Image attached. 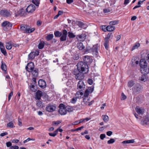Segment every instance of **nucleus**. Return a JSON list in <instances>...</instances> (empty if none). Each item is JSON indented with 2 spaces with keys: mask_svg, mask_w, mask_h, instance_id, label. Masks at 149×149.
<instances>
[{
  "mask_svg": "<svg viewBox=\"0 0 149 149\" xmlns=\"http://www.w3.org/2000/svg\"><path fill=\"white\" fill-rule=\"evenodd\" d=\"M0 49L2 53L5 55L7 54V52L4 48L3 43L0 42Z\"/></svg>",
  "mask_w": 149,
  "mask_h": 149,
  "instance_id": "obj_19",
  "label": "nucleus"
},
{
  "mask_svg": "<svg viewBox=\"0 0 149 149\" xmlns=\"http://www.w3.org/2000/svg\"><path fill=\"white\" fill-rule=\"evenodd\" d=\"M76 24L82 28L85 29L86 28V26H85V24L82 22L80 21H78L76 22Z\"/></svg>",
  "mask_w": 149,
  "mask_h": 149,
  "instance_id": "obj_20",
  "label": "nucleus"
},
{
  "mask_svg": "<svg viewBox=\"0 0 149 149\" xmlns=\"http://www.w3.org/2000/svg\"><path fill=\"white\" fill-rule=\"evenodd\" d=\"M84 128V127L82 126L80 127H78L76 129H72V131H78L81 130L82 129Z\"/></svg>",
  "mask_w": 149,
  "mask_h": 149,
  "instance_id": "obj_50",
  "label": "nucleus"
},
{
  "mask_svg": "<svg viewBox=\"0 0 149 149\" xmlns=\"http://www.w3.org/2000/svg\"><path fill=\"white\" fill-rule=\"evenodd\" d=\"M93 88L92 87H88V89H86L85 92L84 94V97H88L90 93H92L93 91Z\"/></svg>",
  "mask_w": 149,
  "mask_h": 149,
  "instance_id": "obj_9",
  "label": "nucleus"
},
{
  "mask_svg": "<svg viewBox=\"0 0 149 149\" xmlns=\"http://www.w3.org/2000/svg\"><path fill=\"white\" fill-rule=\"evenodd\" d=\"M115 141V140L113 139H111L107 141V143L108 144H111L114 143Z\"/></svg>",
  "mask_w": 149,
  "mask_h": 149,
  "instance_id": "obj_51",
  "label": "nucleus"
},
{
  "mask_svg": "<svg viewBox=\"0 0 149 149\" xmlns=\"http://www.w3.org/2000/svg\"><path fill=\"white\" fill-rule=\"evenodd\" d=\"M6 48L7 49L10 50L12 48V43L11 42H9L6 43Z\"/></svg>",
  "mask_w": 149,
  "mask_h": 149,
  "instance_id": "obj_30",
  "label": "nucleus"
},
{
  "mask_svg": "<svg viewBox=\"0 0 149 149\" xmlns=\"http://www.w3.org/2000/svg\"><path fill=\"white\" fill-rule=\"evenodd\" d=\"M147 77L145 75H142L139 78V80L140 81L143 82L146 81H147Z\"/></svg>",
  "mask_w": 149,
  "mask_h": 149,
  "instance_id": "obj_36",
  "label": "nucleus"
},
{
  "mask_svg": "<svg viewBox=\"0 0 149 149\" xmlns=\"http://www.w3.org/2000/svg\"><path fill=\"white\" fill-rule=\"evenodd\" d=\"M59 108L58 112L61 115H65L66 114L67 111L66 110L65 106L64 104H61L59 105Z\"/></svg>",
  "mask_w": 149,
  "mask_h": 149,
  "instance_id": "obj_6",
  "label": "nucleus"
},
{
  "mask_svg": "<svg viewBox=\"0 0 149 149\" xmlns=\"http://www.w3.org/2000/svg\"><path fill=\"white\" fill-rule=\"evenodd\" d=\"M61 123V121L58 120L56 121H54L52 123L53 124L55 125H58Z\"/></svg>",
  "mask_w": 149,
  "mask_h": 149,
  "instance_id": "obj_54",
  "label": "nucleus"
},
{
  "mask_svg": "<svg viewBox=\"0 0 149 149\" xmlns=\"http://www.w3.org/2000/svg\"><path fill=\"white\" fill-rule=\"evenodd\" d=\"M1 68L2 70L6 71V67L5 64H3L2 62Z\"/></svg>",
  "mask_w": 149,
  "mask_h": 149,
  "instance_id": "obj_44",
  "label": "nucleus"
},
{
  "mask_svg": "<svg viewBox=\"0 0 149 149\" xmlns=\"http://www.w3.org/2000/svg\"><path fill=\"white\" fill-rule=\"evenodd\" d=\"M100 137L101 139L103 140L105 137V135L104 134H101Z\"/></svg>",
  "mask_w": 149,
  "mask_h": 149,
  "instance_id": "obj_59",
  "label": "nucleus"
},
{
  "mask_svg": "<svg viewBox=\"0 0 149 149\" xmlns=\"http://www.w3.org/2000/svg\"><path fill=\"white\" fill-rule=\"evenodd\" d=\"M54 35L56 37H59L61 36L62 33L59 31H56L54 32Z\"/></svg>",
  "mask_w": 149,
  "mask_h": 149,
  "instance_id": "obj_35",
  "label": "nucleus"
},
{
  "mask_svg": "<svg viewBox=\"0 0 149 149\" xmlns=\"http://www.w3.org/2000/svg\"><path fill=\"white\" fill-rule=\"evenodd\" d=\"M102 29L104 31H107V27H106V26H102Z\"/></svg>",
  "mask_w": 149,
  "mask_h": 149,
  "instance_id": "obj_61",
  "label": "nucleus"
},
{
  "mask_svg": "<svg viewBox=\"0 0 149 149\" xmlns=\"http://www.w3.org/2000/svg\"><path fill=\"white\" fill-rule=\"evenodd\" d=\"M107 134L108 136H110L112 134V132L111 131H109L107 132Z\"/></svg>",
  "mask_w": 149,
  "mask_h": 149,
  "instance_id": "obj_63",
  "label": "nucleus"
},
{
  "mask_svg": "<svg viewBox=\"0 0 149 149\" xmlns=\"http://www.w3.org/2000/svg\"><path fill=\"white\" fill-rule=\"evenodd\" d=\"M33 140L32 139H31L30 138H27V139L24 141H23V143H26L27 142H28L30 140Z\"/></svg>",
  "mask_w": 149,
  "mask_h": 149,
  "instance_id": "obj_62",
  "label": "nucleus"
},
{
  "mask_svg": "<svg viewBox=\"0 0 149 149\" xmlns=\"http://www.w3.org/2000/svg\"><path fill=\"white\" fill-rule=\"evenodd\" d=\"M85 87V85L83 81H79L77 84V87L79 88L84 90Z\"/></svg>",
  "mask_w": 149,
  "mask_h": 149,
  "instance_id": "obj_18",
  "label": "nucleus"
},
{
  "mask_svg": "<svg viewBox=\"0 0 149 149\" xmlns=\"http://www.w3.org/2000/svg\"><path fill=\"white\" fill-rule=\"evenodd\" d=\"M68 36L70 38H73L75 37V36L72 32H69Z\"/></svg>",
  "mask_w": 149,
  "mask_h": 149,
  "instance_id": "obj_48",
  "label": "nucleus"
},
{
  "mask_svg": "<svg viewBox=\"0 0 149 149\" xmlns=\"http://www.w3.org/2000/svg\"><path fill=\"white\" fill-rule=\"evenodd\" d=\"M148 52L147 51H145L143 52H142V55L143 57H145V55L147 54L146 58V60L149 62V53L148 54Z\"/></svg>",
  "mask_w": 149,
  "mask_h": 149,
  "instance_id": "obj_24",
  "label": "nucleus"
},
{
  "mask_svg": "<svg viewBox=\"0 0 149 149\" xmlns=\"http://www.w3.org/2000/svg\"><path fill=\"white\" fill-rule=\"evenodd\" d=\"M6 146L8 147H11L12 145L11 143L10 142H8L6 143Z\"/></svg>",
  "mask_w": 149,
  "mask_h": 149,
  "instance_id": "obj_60",
  "label": "nucleus"
},
{
  "mask_svg": "<svg viewBox=\"0 0 149 149\" xmlns=\"http://www.w3.org/2000/svg\"><path fill=\"white\" fill-rule=\"evenodd\" d=\"M77 97H73V98L71 101V102L72 103H75L77 101Z\"/></svg>",
  "mask_w": 149,
  "mask_h": 149,
  "instance_id": "obj_53",
  "label": "nucleus"
},
{
  "mask_svg": "<svg viewBox=\"0 0 149 149\" xmlns=\"http://www.w3.org/2000/svg\"><path fill=\"white\" fill-rule=\"evenodd\" d=\"M118 23V21L116 20L111 21L109 23V24L110 25H115Z\"/></svg>",
  "mask_w": 149,
  "mask_h": 149,
  "instance_id": "obj_52",
  "label": "nucleus"
},
{
  "mask_svg": "<svg viewBox=\"0 0 149 149\" xmlns=\"http://www.w3.org/2000/svg\"><path fill=\"white\" fill-rule=\"evenodd\" d=\"M1 26L3 27V29L5 31L10 30L12 27V24L9 22L5 21L1 24Z\"/></svg>",
  "mask_w": 149,
  "mask_h": 149,
  "instance_id": "obj_4",
  "label": "nucleus"
},
{
  "mask_svg": "<svg viewBox=\"0 0 149 149\" xmlns=\"http://www.w3.org/2000/svg\"><path fill=\"white\" fill-rule=\"evenodd\" d=\"M115 29V27L114 26H107V31L111 32L113 31Z\"/></svg>",
  "mask_w": 149,
  "mask_h": 149,
  "instance_id": "obj_29",
  "label": "nucleus"
},
{
  "mask_svg": "<svg viewBox=\"0 0 149 149\" xmlns=\"http://www.w3.org/2000/svg\"><path fill=\"white\" fill-rule=\"evenodd\" d=\"M54 37V35L53 34H50L48 35L46 37V39L47 41H49L51 40Z\"/></svg>",
  "mask_w": 149,
  "mask_h": 149,
  "instance_id": "obj_31",
  "label": "nucleus"
},
{
  "mask_svg": "<svg viewBox=\"0 0 149 149\" xmlns=\"http://www.w3.org/2000/svg\"><path fill=\"white\" fill-rule=\"evenodd\" d=\"M135 142L134 139H131L127 140H125L123 141L122 142V143L124 144L125 143H133Z\"/></svg>",
  "mask_w": 149,
  "mask_h": 149,
  "instance_id": "obj_34",
  "label": "nucleus"
},
{
  "mask_svg": "<svg viewBox=\"0 0 149 149\" xmlns=\"http://www.w3.org/2000/svg\"><path fill=\"white\" fill-rule=\"evenodd\" d=\"M134 83V81L132 80H131L128 82V85L129 87H131L133 86Z\"/></svg>",
  "mask_w": 149,
  "mask_h": 149,
  "instance_id": "obj_38",
  "label": "nucleus"
},
{
  "mask_svg": "<svg viewBox=\"0 0 149 149\" xmlns=\"http://www.w3.org/2000/svg\"><path fill=\"white\" fill-rule=\"evenodd\" d=\"M126 96L123 93H122V98L123 100L126 99Z\"/></svg>",
  "mask_w": 149,
  "mask_h": 149,
  "instance_id": "obj_64",
  "label": "nucleus"
},
{
  "mask_svg": "<svg viewBox=\"0 0 149 149\" xmlns=\"http://www.w3.org/2000/svg\"><path fill=\"white\" fill-rule=\"evenodd\" d=\"M56 109V107L54 105L50 104H48L46 108V110L49 112H52L54 111Z\"/></svg>",
  "mask_w": 149,
  "mask_h": 149,
  "instance_id": "obj_8",
  "label": "nucleus"
},
{
  "mask_svg": "<svg viewBox=\"0 0 149 149\" xmlns=\"http://www.w3.org/2000/svg\"><path fill=\"white\" fill-rule=\"evenodd\" d=\"M141 73L144 75H146L149 73V67H148L147 66L141 68Z\"/></svg>",
  "mask_w": 149,
  "mask_h": 149,
  "instance_id": "obj_15",
  "label": "nucleus"
},
{
  "mask_svg": "<svg viewBox=\"0 0 149 149\" xmlns=\"http://www.w3.org/2000/svg\"><path fill=\"white\" fill-rule=\"evenodd\" d=\"M13 95V92L12 91L9 93V94L8 95V101H9V100H10L11 97Z\"/></svg>",
  "mask_w": 149,
  "mask_h": 149,
  "instance_id": "obj_57",
  "label": "nucleus"
},
{
  "mask_svg": "<svg viewBox=\"0 0 149 149\" xmlns=\"http://www.w3.org/2000/svg\"><path fill=\"white\" fill-rule=\"evenodd\" d=\"M77 47L80 50H83L84 52L85 47L82 42H79L77 43Z\"/></svg>",
  "mask_w": 149,
  "mask_h": 149,
  "instance_id": "obj_22",
  "label": "nucleus"
},
{
  "mask_svg": "<svg viewBox=\"0 0 149 149\" xmlns=\"http://www.w3.org/2000/svg\"><path fill=\"white\" fill-rule=\"evenodd\" d=\"M42 95V92L38 90L36 93V97L38 100H40Z\"/></svg>",
  "mask_w": 149,
  "mask_h": 149,
  "instance_id": "obj_23",
  "label": "nucleus"
},
{
  "mask_svg": "<svg viewBox=\"0 0 149 149\" xmlns=\"http://www.w3.org/2000/svg\"><path fill=\"white\" fill-rule=\"evenodd\" d=\"M81 122V121H79L78 120H77V121H75L74 122L72 123V125H75L78 124Z\"/></svg>",
  "mask_w": 149,
  "mask_h": 149,
  "instance_id": "obj_55",
  "label": "nucleus"
},
{
  "mask_svg": "<svg viewBox=\"0 0 149 149\" xmlns=\"http://www.w3.org/2000/svg\"><path fill=\"white\" fill-rule=\"evenodd\" d=\"M38 69L37 68H35L34 70H32L31 72H32V74L33 76L35 77H36L37 76L38 74Z\"/></svg>",
  "mask_w": 149,
  "mask_h": 149,
  "instance_id": "obj_28",
  "label": "nucleus"
},
{
  "mask_svg": "<svg viewBox=\"0 0 149 149\" xmlns=\"http://www.w3.org/2000/svg\"><path fill=\"white\" fill-rule=\"evenodd\" d=\"M35 56L34 52H31L28 55V58L29 60H32L34 58Z\"/></svg>",
  "mask_w": 149,
  "mask_h": 149,
  "instance_id": "obj_33",
  "label": "nucleus"
},
{
  "mask_svg": "<svg viewBox=\"0 0 149 149\" xmlns=\"http://www.w3.org/2000/svg\"><path fill=\"white\" fill-rule=\"evenodd\" d=\"M140 44L138 42L136 43L134 45L132 46L131 50L132 51L134 49H137L139 47H140Z\"/></svg>",
  "mask_w": 149,
  "mask_h": 149,
  "instance_id": "obj_32",
  "label": "nucleus"
},
{
  "mask_svg": "<svg viewBox=\"0 0 149 149\" xmlns=\"http://www.w3.org/2000/svg\"><path fill=\"white\" fill-rule=\"evenodd\" d=\"M109 42V41H105V42L104 43V46L105 49L107 50H108L109 49V47L108 45Z\"/></svg>",
  "mask_w": 149,
  "mask_h": 149,
  "instance_id": "obj_46",
  "label": "nucleus"
},
{
  "mask_svg": "<svg viewBox=\"0 0 149 149\" xmlns=\"http://www.w3.org/2000/svg\"><path fill=\"white\" fill-rule=\"evenodd\" d=\"M139 65L141 68L147 66V63L146 62V60L143 58L141 59L139 62Z\"/></svg>",
  "mask_w": 149,
  "mask_h": 149,
  "instance_id": "obj_16",
  "label": "nucleus"
},
{
  "mask_svg": "<svg viewBox=\"0 0 149 149\" xmlns=\"http://www.w3.org/2000/svg\"><path fill=\"white\" fill-rule=\"evenodd\" d=\"M68 33L67 31L64 29L63 31L62 35L61 37L60 40L61 41H65L66 40Z\"/></svg>",
  "mask_w": 149,
  "mask_h": 149,
  "instance_id": "obj_10",
  "label": "nucleus"
},
{
  "mask_svg": "<svg viewBox=\"0 0 149 149\" xmlns=\"http://www.w3.org/2000/svg\"><path fill=\"white\" fill-rule=\"evenodd\" d=\"M0 13L1 15L4 17H8L11 15L10 12L6 10H1Z\"/></svg>",
  "mask_w": 149,
  "mask_h": 149,
  "instance_id": "obj_13",
  "label": "nucleus"
},
{
  "mask_svg": "<svg viewBox=\"0 0 149 149\" xmlns=\"http://www.w3.org/2000/svg\"><path fill=\"white\" fill-rule=\"evenodd\" d=\"M88 83L90 85H92L93 83V80L91 79H89L87 80Z\"/></svg>",
  "mask_w": 149,
  "mask_h": 149,
  "instance_id": "obj_56",
  "label": "nucleus"
},
{
  "mask_svg": "<svg viewBox=\"0 0 149 149\" xmlns=\"http://www.w3.org/2000/svg\"><path fill=\"white\" fill-rule=\"evenodd\" d=\"M40 0H32V3L36 6H38Z\"/></svg>",
  "mask_w": 149,
  "mask_h": 149,
  "instance_id": "obj_39",
  "label": "nucleus"
},
{
  "mask_svg": "<svg viewBox=\"0 0 149 149\" xmlns=\"http://www.w3.org/2000/svg\"><path fill=\"white\" fill-rule=\"evenodd\" d=\"M20 26L21 30L24 31V32L26 33H31L35 30V28H34L30 29V27L27 25L21 24Z\"/></svg>",
  "mask_w": 149,
  "mask_h": 149,
  "instance_id": "obj_3",
  "label": "nucleus"
},
{
  "mask_svg": "<svg viewBox=\"0 0 149 149\" xmlns=\"http://www.w3.org/2000/svg\"><path fill=\"white\" fill-rule=\"evenodd\" d=\"M38 85L39 87L42 88H45L46 86V82L43 79H40L38 81Z\"/></svg>",
  "mask_w": 149,
  "mask_h": 149,
  "instance_id": "obj_14",
  "label": "nucleus"
},
{
  "mask_svg": "<svg viewBox=\"0 0 149 149\" xmlns=\"http://www.w3.org/2000/svg\"><path fill=\"white\" fill-rule=\"evenodd\" d=\"M44 44L43 43L41 42L40 43L38 46V48L40 49H42L44 47Z\"/></svg>",
  "mask_w": 149,
  "mask_h": 149,
  "instance_id": "obj_49",
  "label": "nucleus"
},
{
  "mask_svg": "<svg viewBox=\"0 0 149 149\" xmlns=\"http://www.w3.org/2000/svg\"><path fill=\"white\" fill-rule=\"evenodd\" d=\"M135 110L136 112L139 115H143L145 112V110L142 107L136 106L135 108Z\"/></svg>",
  "mask_w": 149,
  "mask_h": 149,
  "instance_id": "obj_12",
  "label": "nucleus"
},
{
  "mask_svg": "<svg viewBox=\"0 0 149 149\" xmlns=\"http://www.w3.org/2000/svg\"><path fill=\"white\" fill-rule=\"evenodd\" d=\"M34 83H32L31 84V85L30 86V89L31 91L33 92H35L36 91V89L34 88Z\"/></svg>",
  "mask_w": 149,
  "mask_h": 149,
  "instance_id": "obj_42",
  "label": "nucleus"
},
{
  "mask_svg": "<svg viewBox=\"0 0 149 149\" xmlns=\"http://www.w3.org/2000/svg\"><path fill=\"white\" fill-rule=\"evenodd\" d=\"M102 119L105 122H107L109 120V117L107 115H102Z\"/></svg>",
  "mask_w": 149,
  "mask_h": 149,
  "instance_id": "obj_40",
  "label": "nucleus"
},
{
  "mask_svg": "<svg viewBox=\"0 0 149 149\" xmlns=\"http://www.w3.org/2000/svg\"><path fill=\"white\" fill-rule=\"evenodd\" d=\"M72 73L75 75V78L77 80H82L84 78V73L80 72L77 69H74L72 72Z\"/></svg>",
  "mask_w": 149,
  "mask_h": 149,
  "instance_id": "obj_2",
  "label": "nucleus"
},
{
  "mask_svg": "<svg viewBox=\"0 0 149 149\" xmlns=\"http://www.w3.org/2000/svg\"><path fill=\"white\" fill-rule=\"evenodd\" d=\"M112 36V33H109L107 35V37L105 38V41H109V38Z\"/></svg>",
  "mask_w": 149,
  "mask_h": 149,
  "instance_id": "obj_41",
  "label": "nucleus"
},
{
  "mask_svg": "<svg viewBox=\"0 0 149 149\" xmlns=\"http://www.w3.org/2000/svg\"><path fill=\"white\" fill-rule=\"evenodd\" d=\"M35 10V7L34 5L31 4L29 5L26 9V11L29 13H32Z\"/></svg>",
  "mask_w": 149,
  "mask_h": 149,
  "instance_id": "obj_11",
  "label": "nucleus"
},
{
  "mask_svg": "<svg viewBox=\"0 0 149 149\" xmlns=\"http://www.w3.org/2000/svg\"><path fill=\"white\" fill-rule=\"evenodd\" d=\"M91 52H92L93 53L96 55L98 53L97 47L96 46H93L91 49Z\"/></svg>",
  "mask_w": 149,
  "mask_h": 149,
  "instance_id": "obj_27",
  "label": "nucleus"
},
{
  "mask_svg": "<svg viewBox=\"0 0 149 149\" xmlns=\"http://www.w3.org/2000/svg\"><path fill=\"white\" fill-rule=\"evenodd\" d=\"M34 67V63L32 62H30L27 64L26 67V70L29 72H31L33 70Z\"/></svg>",
  "mask_w": 149,
  "mask_h": 149,
  "instance_id": "obj_7",
  "label": "nucleus"
},
{
  "mask_svg": "<svg viewBox=\"0 0 149 149\" xmlns=\"http://www.w3.org/2000/svg\"><path fill=\"white\" fill-rule=\"evenodd\" d=\"M132 62L133 65L134 64V63H135L136 65L138 64L139 63V61H135L134 60H132Z\"/></svg>",
  "mask_w": 149,
  "mask_h": 149,
  "instance_id": "obj_58",
  "label": "nucleus"
},
{
  "mask_svg": "<svg viewBox=\"0 0 149 149\" xmlns=\"http://www.w3.org/2000/svg\"><path fill=\"white\" fill-rule=\"evenodd\" d=\"M91 48L87 47L86 49H84V52L85 53L90 52H91Z\"/></svg>",
  "mask_w": 149,
  "mask_h": 149,
  "instance_id": "obj_43",
  "label": "nucleus"
},
{
  "mask_svg": "<svg viewBox=\"0 0 149 149\" xmlns=\"http://www.w3.org/2000/svg\"><path fill=\"white\" fill-rule=\"evenodd\" d=\"M86 36V35L85 34H82L77 35L76 38L78 40L81 41L84 40Z\"/></svg>",
  "mask_w": 149,
  "mask_h": 149,
  "instance_id": "obj_21",
  "label": "nucleus"
},
{
  "mask_svg": "<svg viewBox=\"0 0 149 149\" xmlns=\"http://www.w3.org/2000/svg\"><path fill=\"white\" fill-rule=\"evenodd\" d=\"M142 88L141 85L139 84H136L133 88V91L135 92H139Z\"/></svg>",
  "mask_w": 149,
  "mask_h": 149,
  "instance_id": "obj_17",
  "label": "nucleus"
},
{
  "mask_svg": "<svg viewBox=\"0 0 149 149\" xmlns=\"http://www.w3.org/2000/svg\"><path fill=\"white\" fill-rule=\"evenodd\" d=\"M83 60L84 61L83 62L86 63V64L90 63L91 62V60L90 58V56H85L83 58Z\"/></svg>",
  "mask_w": 149,
  "mask_h": 149,
  "instance_id": "obj_25",
  "label": "nucleus"
},
{
  "mask_svg": "<svg viewBox=\"0 0 149 149\" xmlns=\"http://www.w3.org/2000/svg\"><path fill=\"white\" fill-rule=\"evenodd\" d=\"M15 16L17 17L18 16H23L25 15V11L23 9H15Z\"/></svg>",
  "mask_w": 149,
  "mask_h": 149,
  "instance_id": "obj_5",
  "label": "nucleus"
},
{
  "mask_svg": "<svg viewBox=\"0 0 149 149\" xmlns=\"http://www.w3.org/2000/svg\"><path fill=\"white\" fill-rule=\"evenodd\" d=\"M7 127L11 128H13L15 127V126L14 125L13 122L11 121L7 124Z\"/></svg>",
  "mask_w": 149,
  "mask_h": 149,
  "instance_id": "obj_37",
  "label": "nucleus"
},
{
  "mask_svg": "<svg viewBox=\"0 0 149 149\" xmlns=\"http://www.w3.org/2000/svg\"><path fill=\"white\" fill-rule=\"evenodd\" d=\"M83 95V93L82 92V90L78 91L76 95V96L77 98H81L83 97L82 96Z\"/></svg>",
  "mask_w": 149,
  "mask_h": 149,
  "instance_id": "obj_26",
  "label": "nucleus"
},
{
  "mask_svg": "<svg viewBox=\"0 0 149 149\" xmlns=\"http://www.w3.org/2000/svg\"><path fill=\"white\" fill-rule=\"evenodd\" d=\"M88 64L83 61H80L77 65V70L84 73H86L88 71Z\"/></svg>",
  "mask_w": 149,
  "mask_h": 149,
  "instance_id": "obj_1",
  "label": "nucleus"
},
{
  "mask_svg": "<svg viewBox=\"0 0 149 149\" xmlns=\"http://www.w3.org/2000/svg\"><path fill=\"white\" fill-rule=\"evenodd\" d=\"M38 100L37 102L36 105L39 107H42V102L40 101L39 100Z\"/></svg>",
  "mask_w": 149,
  "mask_h": 149,
  "instance_id": "obj_45",
  "label": "nucleus"
},
{
  "mask_svg": "<svg viewBox=\"0 0 149 149\" xmlns=\"http://www.w3.org/2000/svg\"><path fill=\"white\" fill-rule=\"evenodd\" d=\"M89 100L88 97H85L83 99V102L85 104H86L88 103V101Z\"/></svg>",
  "mask_w": 149,
  "mask_h": 149,
  "instance_id": "obj_47",
  "label": "nucleus"
}]
</instances>
